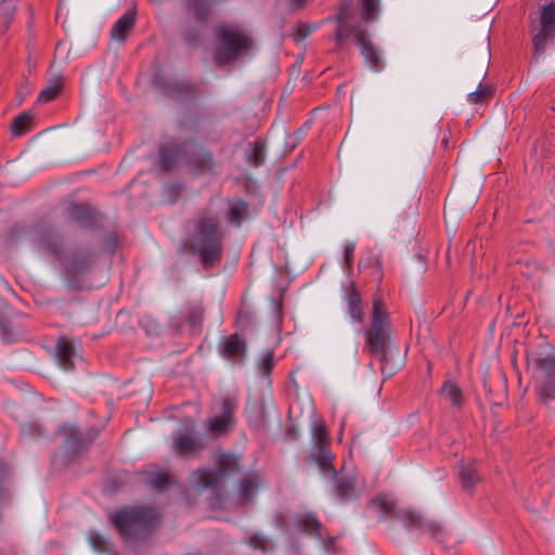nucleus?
Here are the masks:
<instances>
[{
	"instance_id": "1",
	"label": "nucleus",
	"mask_w": 555,
	"mask_h": 555,
	"mask_svg": "<svg viewBox=\"0 0 555 555\" xmlns=\"http://www.w3.org/2000/svg\"><path fill=\"white\" fill-rule=\"evenodd\" d=\"M29 243L39 251L53 255L59 259L68 276H79L88 272L92 255L83 249L64 253L63 241L54 227L48 223L36 224L28 233Z\"/></svg>"
},
{
	"instance_id": "2",
	"label": "nucleus",
	"mask_w": 555,
	"mask_h": 555,
	"mask_svg": "<svg viewBox=\"0 0 555 555\" xmlns=\"http://www.w3.org/2000/svg\"><path fill=\"white\" fill-rule=\"evenodd\" d=\"M352 14L351 4L346 2L339 5L335 16L325 18V22L335 23V30L330 39L334 40L336 46L340 48L346 40L353 37L365 64L371 69L379 72L383 68L380 54L371 41L366 29L360 24L350 23Z\"/></svg>"
},
{
	"instance_id": "3",
	"label": "nucleus",
	"mask_w": 555,
	"mask_h": 555,
	"mask_svg": "<svg viewBox=\"0 0 555 555\" xmlns=\"http://www.w3.org/2000/svg\"><path fill=\"white\" fill-rule=\"evenodd\" d=\"M223 233L216 216H202L193 221L190 250L198 256L205 269L215 267L221 259Z\"/></svg>"
},
{
	"instance_id": "4",
	"label": "nucleus",
	"mask_w": 555,
	"mask_h": 555,
	"mask_svg": "<svg viewBox=\"0 0 555 555\" xmlns=\"http://www.w3.org/2000/svg\"><path fill=\"white\" fill-rule=\"evenodd\" d=\"M388 325V313L385 305L380 299H375L373 302L372 331L365 333V348L380 359L382 372L390 376L400 367L401 361H398L395 365H389L388 357L399 356V349L386 339Z\"/></svg>"
},
{
	"instance_id": "5",
	"label": "nucleus",
	"mask_w": 555,
	"mask_h": 555,
	"mask_svg": "<svg viewBox=\"0 0 555 555\" xmlns=\"http://www.w3.org/2000/svg\"><path fill=\"white\" fill-rule=\"evenodd\" d=\"M369 509L378 518L395 515L412 532L436 535L440 529L437 521L425 517L421 512L410 507H399L397 501L389 494L373 499Z\"/></svg>"
},
{
	"instance_id": "6",
	"label": "nucleus",
	"mask_w": 555,
	"mask_h": 555,
	"mask_svg": "<svg viewBox=\"0 0 555 555\" xmlns=\"http://www.w3.org/2000/svg\"><path fill=\"white\" fill-rule=\"evenodd\" d=\"M158 513L149 507L129 506L111 515L112 522L128 544H134L145 538L156 526Z\"/></svg>"
},
{
	"instance_id": "7",
	"label": "nucleus",
	"mask_w": 555,
	"mask_h": 555,
	"mask_svg": "<svg viewBox=\"0 0 555 555\" xmlns=\"http://www.w3.org/2000/svg\"><path fill=\"white\" fill-rule=\"evenodd\" d=\"M216 51L215 60L220 66L247 56L254 48L251 37L242 28L234 25H218L215 29Z\"/></svg>"
},
{
	"instance_id": "8",
	"label": "nucleus",
	"mask_w": 555,
	"mask_h": 555,
	"mask_svg": "<svg viewBox=\"0 0 555 555\" xmlns=\"http://www.w3.org/2000/svg\"><path fill=\"white\" fill-rule=\"evenodd\" d=\"M312 448L310 451V460L314 463L320 472L336 482V486H349L337 479V473L332 465L333 455L328 449L327 430L322 422H314L311 431Z\"/></svg>"
},
{
	"instance_id": "9",
	"label": "nucleus",
	"mask_w": 555,
	"mask_h": 555,
	"mask_svg": "<svg viewBox=\"0 0 555 555\" xmlns=\"http://www.w3.org/2000/svg\"><path fill=\"white\" fill-rule=\"evenodd\" d=\"M531 35L534 55H543L548 44L555 39L554 1L542 5L538 24L531 26Z\"/></svg>"
},
{
	"instance_id": "10",
	"label": "nucleus",
	"mask_w": 555,
	"mask_h": 555,
	"mask_svg": "<svg viewBox=\"0 0 555 555\" xmlns=\"http://www.w3.org/2000/svg\"><path fill=\"white\" fill-rule=\"evenodd\" d=\"M60 431L65 437V451L62 455L54 456V465L59 462L63 463L74 460L88 448L98 435V431L92 428L85 433L69 424H64Z\"/></svg>"
},
{
	"instance_id": "11",
	"label": "nucleus",
	"mask_w": 555,
	"mask_h": 555,
	"mask_svg": "<svg viewBox=\"0 0 555 555\" xmlns=\"http://www.w3.org/2000/svg\"><path fill=\"white\" fill-rule=\"evenodd\" d=\"M539 367L545 373V378L535 387L539 400L544 405L555 401V351L539 352Z\"/></svg>"
},
{
	"instance_id": "12",
	"label": "nucleus",
	"mask_w": 555,
	"mask_h": 555,
	"mask_svg": "<svg viewBox=\"0 0 555 555\" xmlns=\"http://www.w3.org/2000/svg\"><path fill=\"white\" fill-rule=\"evenodd\" d=\"M235 408L236 402L233 399L225 398L222 400L219 413L207 420V428L212 436L220 437L234 426Z\"/></svg>"
},
{
	"instance_id": "13",
	"label": "nucleus",
	"mask_w": 555,
	"mask_h": 555,
	"mask_svg": "<svg viewBox=\"0 0 555 555\" xmlns=\"http://www.w3.org/2000/svg\"><path fill=\"white\" fill-rule=\"evenodd\" d=\"M118 482H114L112 486H122L125 482L140 483L141 486H171L168 477L163 473H151V472H134L125 473L118 476Z\"/></svg>"
},
{
	"instance_id": "14",
	"label": "nucleus",
	"mask_w": 555,
	"mask_h": 555,
	"mask_svg": "<svg viewBox=\"0 0 555 555\" xmlns=\"http://www.w3.org/2000/svg\"><path fill=\"white\" fill-rule=\"evenodd\" d=\"M172 449L180 456L198 455L204 444L192 434L177 431L172 435Z\"/></svg>"
},
{
	"instance_id": "15",
	"label": "nucleus",
	"mask_w": 555,
	"mask_h": 555,
	"mask_svg": "<svg viewBox=\"0 0 555 555\" xmlns=\"http://www.w3.org/2000/svg\"><path fill=\"white\" fill-rule=\"evenodd\" d=\"M224 476V466H218L215 468L202 467L193 473L192 486H219Z\"/></svg>"
},
{
	"instance_id": "16",
	"label": "nucleus",
	"mask_w": 555,
	"mask_h": 555,
	"mask_svg": "<svg viewBox=\"0 0 555 555\" xmlns=\"http://www.w3.org/2000/svg\"><path fill=\"white\" fill-rule=\"evenodd\" d=\"M135 23V12L127 10L112 26L111 38L124 43Z\"/></svg>"
},
{
	"instance_id": "17",
	"label": "nucleus",
	"mask_w": 555,
	"mask_h": 555,
	"mask_svg": "<svg viewBox=\"0 0 555 555\" xmlns=\"http://www.w3.org/2000/svg\"><path fill=\"white\" fill-rule=\"evenodd\" d=\"M76 357V350L74 345L66 338L62 337L59 339L56 345L55 358L59 365L64 371L74 369V358Z\"/></svg>"
},
{
	"instance_id": "18",
	"label": "nucleus",
	"mask_w": 555,
	"mask_h": 555,
	"mask_svg": "<svg viewBox=\"0 0 555 555\" xmlns=\"http://www.w3.org/2000/svg\"><path fill=\"white\" fill-rule=\"evenodd\" d=\"M345 298L348 307L347 312L351 318V323L361 324L364 320V311L359 292L351 286Z\"/></svg>"
},
{
	"instance_id": "19",
	"label": "nucleus",
	"mask_w": 555,
	"mask_h": 555,
	"mask_svg": "<svg viewBox=\"0 0 555 555\" xmlns=\"http://www.w3.org/2000/svg\"><path fill=\"white\" fill-rule=\"evenodd\" d=\"M440 393L452 406L461 409L464 405L463 392L455 383L451 380L444 382Z\"/></svg>"
},
{
	"instance_id": "20",
	"label": "nucleus",
	"mask_w": 555,
	"mask_h": 555,
	"mask_svg": "<svg viewBox=\"0 0 555 555\" xmlns=\"http://www.w3.org/2000/svg\"><path fill=\"white\" fill-rule=\"evenodd\" d=\"M245 351V343L242 340L237 334L231 335L222 345H221V354L224 358L232 359L238 356H242Z\"/></svg>"
},
{
	"instance_id": "21",
	"label": "nucleus",
	"mask_w": 555,
	"mask_h": 555,
	"mask_svg": "<svg viewBox=\"0 0 555 555\" xmlns=\"http://www.w3.org/2000/svg\"><path fill=\"white\" fill-rule=\"evenodd\" d=\"M189 162L194 164L199 171L211 169L214 166L212 154L203 147H197Z\"/></svg>"
},
{
	"instance_id": "22",
	"label": "nucleus",
	"mask_w": 555,
	"mask_h": 555,
	"mask_svg": "<svg viewBox=\"0 0 555 555\" xmlns=\"http://www.w3.org/2000/svg\"><path fill=\"white\" fill-rule=\"evenodd\" d=\"M296 526L301 531L314 532L320 535L321 524L311 513L298 515Z\"/></svg>"
},
{
	"instance_id": "23",
	"label": "nucleus",
	"mask_w": 555,
	"mask_h": 555,
	"mask_svg": "<svg viewBox=\"0 0 555 555\" xmlns=\"http://www.w3.org/2000/svg\"><path fill=\"white\" fill-rule=\"evenodd\" d=\"M380 0H360L362 20L371 23L379 15Z\"/></svg>"
},
{
	"instance_id": "24",
	"label": "nucleus",
	"mask_w": 555,
	"mask_h": 555,
	"mask_svg": "<svg viewBox=\"0 0 555 555\" xmlns=\"http://www.w3.org/2000/svg\"><path fill=\"white\" fill-rule=\"evenodd\" d=\"M16 14V4L13 0H3L0 2V26L8 28Z\"/></svg>"
},
{
	"instance_id": "25",
	"label": "nucleus",
	"mask_w": 555,
	"mask_h": 555,
	"mask_svg": "<svg viewBox=\"0 0 555 555\" xmlns=\"http://www.w3.org/2000/svg\"><path fill=\"white\" fill-rule=\"evenodd\" d=\"M275 365L273 351L268 349L263 351L257 360V369L262 376L269 379V376Z\"/></svg>"
},
{
	"instance_id": "26",
	"label": "nucleus",
	"mask_w": 555,
	"mask_h": 555,
	"mask_svg": "<svg viewBox=\"0 0 555 555\" xmlns=\"http://www.w3.org/2000/svg\"><path fill=\"white\" fill-rule=\"evenodd\" d=\"M31 124V115L29 113H22L16 116L11 124V131L14 137H20L26 133Z\"/></svg>"
},
{
	"instance_id": "27",
	"label": "nucleus",
	"mask_w": 555,
	"mask_h": 555,
	"mask_svg": "<svg viewBox=\"0 0 555 555\" xmlns=\"http://www.w3.org/2000/svg\"><path fill=\"white\" fill-rule=\"evenodd\" d=\"M180 150L178 149H163L160 150L159 166L163 170H170L176 166L180 157Z\"/></svg>"
},
{
	"instance_id": "28",
	"label": "nucleus",
	"mask_w": 555,
	"mask_h": 555,
	"mask_svg": "<svg viewBox=\"0 0 555 555\" xmlns=\"http://www.w3.org/2000/svg\"><path fill=\"white\" fill-rule=\"evenodd\" d=\"M247 163L253 166H259L264 159V149L263 146L255 141L248 144L247 151Z\"/></svg>"
},
{
	"instance_id": "29",
	"label": "nucleus",
	"mask_w": 555,
	"mask_h": 555,
	"mask_svg": "<svg viewBox=\"0 0 555 555\" xmlns=\"http://www.w3.org/2000/svg\"><path fill=\"white\" fill-rule=\"evenodd\" d=\"M69 218L81 227H89L93 222V218L85 208L80 206L72 207L69 211Z\"/></svg>"
},
{
	"instance_id": "30",
	"label": "nucleus",
	"mask_w": 555,
	"mask_h": 555,
	"mask_svg": "<svg viewBox=\"0 0 555 555\" xmlns=\"http://www.w3.org/2000/svg\"><path fill=\"white\" fill-rule=\"evenodd\" d=\"M88 541L90 546L99 553L105 552L108 546V541L105 535L99 533L95 530H90L88 532Z\"/></svg>"
},
{
	"instance_id": "31",
	"label": "nucleus",
	"mask_w": 555,
	"mask_h": 555,
	"mask_svg": "<svg viewBox=\"0 0 555 555\" xmlns=\"http://www.w3.org/2000/svg\"><path fill=\"white\" fill-rule=\"evenodd\" d=\"M457 474L463 482V486H473L474 483L480 482L478 474L472 466L461 465Z\"/></svg>"
},
{
	"instance_id": "32",
	"label": "nucleus",
	"mask_w": 555,
	"mask_h": 555,
	"mask_svg": "<svg viewBox=\"0 0 555 555\" xmlns=\"http://www.w3.org/2000/svg\"><path fill=\"white\" fill-rule=\"evenodd\" d=\"M491 95V89L489 87H485L481 85V82L478 85V88L473 91V92H469L467 94V101L472 104H477V103H480L482 102L483 100H486L487 98H489Z\"/></svg>"
},
{
	"instance_id": "33",
	"label": "nucleus",
	"mask_w": 555,
	"mask_h": 555,
	"mask_svg": "<svg viewBox=\"0 0 555 555\" xmlns=\"http://www.w3.org/2000/svg\"><path fill=\"white\" fill-rule=\"evenodd\" d=\"M244 210H245V204H243V203L232 206L225 217L228 223L234 224V225H240L241 224V216L243 215Z\"/></svg>"
},
{
	"instance_id": "34",
	"label": "nucleus",
	"mask_w": 555,
	"mask_h": 555,
	"mask_svg": "<svg viewBox=\"0 0 555 555\" xmlns=\"http://www.w3.org/2000/svg\"><path fill=\"white\" fill-rule=\"evenodd\" d=\"M56 93H57V87H55V86L48 87L40 92V94L38 96V101L41 103H48L49 101L54 99Z\"/></svg>"
},
{
	"instance_id": "35",
	"label": "nucleus",
	"mask_w": 555,
	"mask_h": 555,
	"mask_svg": "<svg viewBox=\"0 0 555 555\" xmlns=\"http://www.w3.org/2000/svg\"><path fill=\"white\" fill-rule=\"evenodd\" d=\"M354 249H356V244L354 243H346L344 245V258H345V263L346 264H350L351 261H352V258H353V253H354Z\"/></svg>"
},
{
	"instance_id": "36",
	"label": "nucleus",
	"mask_w": 555,
	"mask_h": 555,
	"mask_svg": "<svg viewBox=\"0 0 555 555\" xmlns=\"http://www.w3.org/2000/svg\"><path fill=\"white\" fill-rule=\"evenodd\" d=\"M266 542H267V539L264 535H254L251 539H250V546L253 548H260V550H264L266 547Z\"/></svg>"
},
{
	"instance_id": "37",
	"label": "nucleus",
	"mask_w": 555,
	"mask_h": 555,
	"mask_svg": "<svg viewBox=\"0 0 555 555\" xmlns=\"http://www.w3.org/2000/svg\"><path fill=\"white\" fill-rule=\"evenodd\" d=\"M352 488H344V487H340V488H335V491L333 492V498L340 502V503H344L345 500H346V495H347V492L349 490H351Z\"/></svg>"
},
{
	"instance_id": "38",
	"label": "nucleus",
	"mask_w": 555,
	"mask_h": 555,
	"mask_svg": "<svg viewBox=\"0 0 555 555\" xmlns=\"http://www.w3.org/2000/svg\"><path fill=\"white\" fill-rule=\"evenodd\" d=\"M202 318H203V310L201 308H198L196 310V312L191 314L190 318H189L190 326L192 328L196 327L201 323Z\"/></svg>"
},
{
	"instance_id": "39",
	"label": "nucleus",
	"mask_w": 555,
	"mask_h": 555,
	"mask_svg": "<svg viewBox=\"0 0 555 555\" xmlns=\"http://www.w3.org/2000/svg\"><path fill=\"white\" fill-rule=\"evenodd\" d=\"M260 412H261L260 418L253 420L251 417H249V423L256 428H260L267 424L263 408H261Z\"/></svg>"
},
{
	"instance_id": "40",
	"label": "nucleus",
	"mask_w": 555,
	"mask_h": 555,
	"mask_svg": "<svg viewBox=\"0 0 555 555\" xmlns=\"http://www.w3.org/2000/svg\"><path fill=\"white\" fill-rule=\"evenodd\" d=\"M117 246V238L116 236L113 234L108 237L107 242H106V249L109 254H113L115 251V248Z\"/></svg>"
},
{
	"instance_id": "41",
	"label": "nucleus",
	"mask_w": 555,
	"mask_h": 555,
	"mask_svg": "<svg viewBox=\"0 0 555 555\" xmlns=\"http://www.w3.org/2000/svg\"><path fill=\"white\" fill-rule=\"evenodd\" d=\"M254 489L255 488H247V487L240 488V498H242L243 500L249 499L254 494L253 493Z\"/></svg>"
},
{
	"instance_id": "42",
	"label": "nucleus",
	"mask_w": 555,
	"mask_h": 555,
	"mask_svg": "<svg viewBox=\"0 0 555 555\" xmlns=\"http://www.w3.org/2000/svg\"><path fill=\"white\" fill-rule=\"evenodd\" d=\"M306 0H289L292 8H299L305 3Z\"/></svg>"
},
{
	"instance_id": "43",
	"label": "nucleus",
	"mask_w": 555,
	"mask_h": 555,
	"mask_svg": "<svg viewBox=\"0 0 555 555\" xmlns=\"http://www.w3.org/2000/svg\"><path fill=\"white\" fill-rule=\"evenodd\" d=\"M485 56L487 60L490 59V41H489V37L486 38V52H485Z\"/></svg>"
},
{
	"instance_id": "44",
	"label": "nucleus",
	"mask_w": 555,
	"mask_h": 555,
	"mask_svg": "<svg viewBox=\"0 0 555 555\" xmlns=\"http://www.w3.org/2000/svg\"><path fill=\"white\" fill-rule=\"evenodd\" d=\"M181 88H182L184 91H186V92H190V91H191V86H190L189 83H183V85L181 86Z\"/></svg>"
},
{
	"instance_id": "45",
	"label": "nucleus",
	"mask_w": 555,
	"mask_h": 555,
	"mask_svg": "<svg viewBox=\"0 0 555 555\" xmlns=\"http://www.w3.org/2000/svg\"><path fill=\"white\" fill-rule=\"evenodd\" d=\"M241 486L246 487V486H251V485H250V482H249V479H248V478H245V479L242 481Z\"/></svg>"
},
{
	"instance_id": "46",
	"label": "nucleus",
	"mask_w": 555,
	"mask_h": 555,
	"mask_svg": "<svg viewBox=\"0 0 555 555\" xmlns=\"http://www.w3.org/2000/svg\"><path fill=\"white\" fill-rule=\"evenodd\" d=\"M332 544H333V539H331L327 543H325V548L330 550Z\"/></svg>"
},
{
	"instance_id": "47",
	"label": "nucleus",
	"mask_w": 555,
	"mask_h": 555,
	"mask_svg": "<svg viewBox=\"0 0 555 555\" xmlns=\"http://www.w3.org/2000/svg\"><path fill=\"white\" fill-rule=\"evenodd\" d=\"M376 266H377V270H380L382 261L379 259H376Z\"/></svg>"
},
{
	"instance_id": "48",
	"label": "nucleus",
	"mask_w": 555,
	"mask_h": 555,
	"mask_svg": "<svg viewBox=\"0 0 555 555\" xmlns=\"http://www.w3.org/2000/svg\"><path fill=\"white\" fill-rule=\"evenodd\" d=\"M364 267V263L362 260L359 261V269H362Z\"/></svg>"
},
{
	"instance_id": "49",
	"label": "nucleus",
	"mask_w": 555,
	"mask_h": 555,
	"mask_svg": "<svg viewBox=\"0 0 555 555\" xmlns=\"http://www.w3.org/2000/svg\"><path fill=\"white\" fill-rule=\"evenodd\" d=\"M4 473V468L2 465H0V474H3Z\"/></svg>"
},
{
	"instance_id": "50",
	"label": "nucleus",
	"mask_w": 555,
	"mask_h": 555,
	"mask_svg": "<svg viewBox=\"0 0 555 555\" xmlns=\"http://www.w3.org/2000/svg\"><path fill=\"white\" fill-rule=\"evenodd\" d=\"M172 91H173V93H178L179 92L178 87H175Z\"/></svg>"
},
{
	"instance_id": "51",
	"label": "nucleus",
	"mask_w": 555,
	"mask_h": 555,
	"mask_svg": "<svg viewBox=\"0 0 555 555\" xmlns=\"http://www.w3.org/2000/svg\"><path fill=\"white\" fill-rule=\"evenodd\" d=\"M109 555H114V554H109Z\"/></svg>"
}]
</instances>
